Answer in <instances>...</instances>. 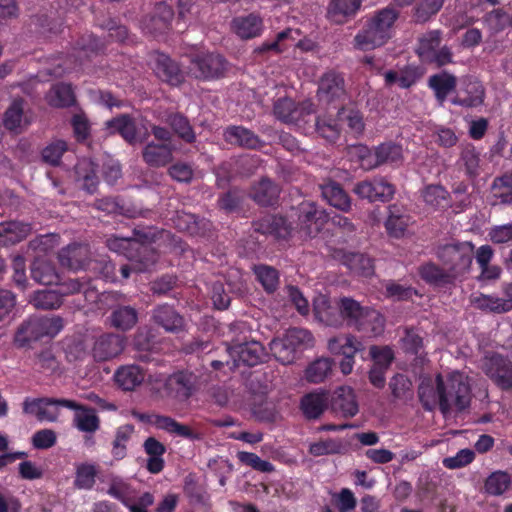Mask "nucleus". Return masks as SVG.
<instances>
[{"label": "nucleus", "mask_w": 512, "mask_h": 512, "mask_svg": "<svg viewBox=\"0 0 512 512\" xmlns=\"http://www.w3.org/2000/svg\"><path fill=\"white\" fill-rule=\"evenodd\" d=\"M134 416L140 422L152 425L157 429L163 430L171 435L179 436L189 440H194L197 438L195 432L188 425L182 424L170 416L142 412L135 413Z\"/></svg>", "instance_id": "2eb2a0df"}, {"label": "nucleus", "mask_w": 512, "mask_h": 512, "mask_svg": "<svg viewBox=\"0 0 512 512\" xmlns=\"http://www.w3.org/2000/svg\"><path fill=\"white\" fill-rule=\"evenodd\" d=\"M298 228L306 237H316L329 221V214L313 202L301 203L298 209Z\"/></svg>", "instance_id": "f8f14e48"}, {"label": "nucleus", "mask_w": 512, "mask_h": 512, "mask_svg": "<svg viewBox=\"0 0 512 512\" xmlns=\"http://www.w3.org/2000/svg\"><path fill=\"white\" fill-rule=\"evenodd\" d=\"M199 377L188 370L169 375L163 385L166 396L178 402H186L198 390Z\"/></svg>", "instance_id": "1a4fd4ad"}, {"label": "nucleus", "mask_w": 512, "mask_h": 512, "mask_svg": "<svg viewBox=\"0 0 512 512\" xmlns=\"http://www.w3.org/2000/svg\"><path fill=\"white\" fill-rule=\"evenodd\" d=\"M154 71L159 79L171 86H179L185 80L184 72L178 62L164 53H157Z\"/></svg>", "instance_id": "412c9836"}, {"label": "nucleus", "mask_w": 512, "mask_h": 512, "mask_svg": "<svg viewBox=\"0 0 512 512\" xmlns=\"http://www.w3.org/2000/svg\"><path fill=\"white\" fill-rule=\"evenodd\" d=\"M328 405V395L326 392H311L304 395L300 406L304 416L307 419L319 418Z\"/></svg>", "instance_id": "37998d69"}, {"label": "nucleus", "mask_w": 512, "mask_h": 512, "mask_svg": "<svg viewBox=\"0 0 512 512\" xmlns=\"http://www.w3.org/2000/svg\"><path fill=\"white\" fill-rule=\"evenodd\" d=\"M190 70L196 79H216L224 75L227 61L217 53H198L190 60Z\"/></svg>", "instance_id": "9d476101"}, {"label": "nucleus", "mask_w": 512, "mask_h": 512, "mask_svg": "<svg viewBox=\"0 0 512 512\" xmlns=\"http://www.w3.org/2000/svg\"><path fill=\"white\" fill-rule=\"evenodd\" d=\"M60 408H78L76 401L65 398H25L23 412L35 415L39 421L55 422L58 420Z\"/></svg>", "instance_id": "0eeeda50"}, {"label": "nucleus", "mask_w": 512, "mask_h": 512, "mask_svg": "<svg viewBox=\"0 0 512 512\" xmlns=\"http://www.w3.org/2000/svg\"><path fill=\"white\" fill-rule=\"evenodd\" d=\"M138 321V313L131 306H119L111 314L112 325L122 331L132 329Z\"/></svg>", "instance_id": "13d9d810"}, {"label": "nucleus", "mask_w": 512, "mask_h": 512, "mask_svg": "<svg viewBox=\"0 0 512 512\" xmlns=\"http://www.w3.org/2000/svg\"><path fill=\"white\" fill-rule=\"evenodd\" d=\"M97 168L98 166L91 160H82L75 167L77 180L83 182V188L90 194L96 191L99 184Z\"/></svg>", "instance_id": "8fccbe9b"}, {"label": "nucleus", "mask_w": 512, "mask_h": 512, "mask_svg": "<svg viewBox=\"0 0 512 512\" xmlns=\"http://www.w3.org/2000/svg\"><path fill=\"white\" fill-rule=\"evenodd\" d=\"M367 309L368 307L361 306L359 302L352 298L343 297L340 300L339 311L342 321H345L350 328H356Z\"/></svg>", "instance_id": "de8ad7c7"}, {"label": "nucleus", "mask_w": 512, "mask_h": 512, "mask_svg": "<svg viewBox=\"0 0 512 512\" xmlns=\"http://www.w3.org/2000/svg\"><path fill=\"white\" fill-rule=\"evenodd\" d=\"M480 162V153L474 145L467 144L462 148L459 163L469 178H476L480 174Z\"/></svg>", "instance_id": "6e6d98bb"}, {"label": "nucleus", "mask_w": 512, "mask_h": 512, "mask_svg": "<svg viewBox=\"0 0 512 512\" xmlns=\"http://www.w3.org/2000/svg\"><path fill=\"white\" fill-rule=\"evenodd\" d=\"M58 259L63 267L71 270L84 269L89 264V248L85 244H70L60 250Z\"/></svg>", "instance_id": "393cba45"}, {"label": "nucleus", "mask_w": 512, "mask_h": 512, "mask_svg": "<svg viewBox=\"0 0 512 512\" xmlns=\"http://www.w3.org/2000/svg\"><path fill=\"white\" fill-rule=\"evenodd\" d=\"M362 0H330L327 17L338 24L346 22L360 9Z\"/></svg>", "instance_id": "72a5a7b5"}, {"label": "nucleus", "mask_w": 512, "mask_h": 512, "mask_svg": "<svg viewBox=\"0 0 512 512\" xmlns=\"http://www.w3.org/2000/svg\"><path fill=\"white\" fill-rule=\"evenodd\" d=\"M144 379V370L135 364L120 366L114 374L115 383L124 391L135 390Z\"/></svg>", "instance_id": "7c9ffc66"}, {"label": "nucleus", "mask_w": 512, "mask_h": 512, "mask_svg": "<svg viewBox=\"0 0 512 512\" xmlns=\"http://www.w3.org/2000/svg\"><path fill=\"white\" fill-rule=\"evenodd\" d=\"M253 272L266 293L272 294L278 289L280 278L276 268L266 264H258L253 267Z\"/></svg>", "instance_id": "5fc2aeb1"}, {"label": "nucleus", "mask_w": 512, "mask_h": 512, "mask_svg": "<svg viewBox=\"0 0 512 512\" xmlns=\"http://www.w3.org/2000/svg\"><path fill=\"white\" fill-rule=\"evenodd\" d=\"M418 272L421 279L430 285L444 287L455 282L453 274L433 262L421 265Z\"/></svg>", "instance_id": "79ce46f5"}, {"label": "nucleus", "mask_w": 512, "mask_h": 512, "mask_svg": "<svg viewBox=\"0 0 512 512\" xmlns=\"http://www.w3.org/2000/svg\"><path fill=\"white\" fill-rule=\"evenodd\" d=\"M418 398L426 411H432L438 403V383L426 378L421 381L418 387Z\"/></svg>", "instance_id": "052dcab7"}, {"label": "nucleus", "mask_w": 512, "mask_h": 512, "mask_svg": "<svg viewBox=\"0 0 512 512\" xmlns=\"http://www.w3.org/2000/svg\"><path fill=\"white\" fill-rule=\"evenodd\" d=\"M31 278L42 285L58 284L60 277L54 264L43 258H35L30 267Z\"/></svg>", "instance_id": "ea45409f"}, {"label": "nucleus", "mask_w": 512, "mask_h": 512, "mask_svg": "<svg viewBox=\"0 0 512 512\" xmlns=\"http://www.w3.org/2000/svg\"><path fill=\"white\" fill-rule=\"evenodd\" d=\"M428 86L434 91L436 99L443 103L448 95L456 89L457 78L446 71H442L429 77Z\"/></svg>", "instance_id": "a19ab883"}, {"label": "nucleus", "mask_w": 512, "mask_h": 512, "mask_svg": "<svg viewBox=\"0 0 512 512\" xmlns=\"http://www.w3.org/2000/svg\"><path fill=\"white\" fill-rule=\"evenodd\" d=\"M436 383L438 405L444 415L450 413L453 408L461 412L470 406L471 389L460 372H452L446 379L439 373L436 375Z\"/></svg>", "instance_id": "f257e3e1"}, {"label": "nucleus", "mask_w": 512, "mask_h": 512, "mask_svg": "<svg viewBox=\"0 0 512 512\" xmlns=\"http://www.w3.org/2000/svg\"><path fill=\"white\" fill-rule=\"evenodd\" d=\"M107 494L112 498L120 501L124 506L128 505L131 500L136 499V490L130 482L121 477H112Z\"/></svg>", "instance_id": "3c124183"}, {"label": "nucleus", "mask_w": 512, "mask_h": 512, "mask_svg": "<svg viewBox=\"0 0 512 512\" xmlns=\"http://www.w3.org/2000/svg\"><path fill=\"white\" fill-rule=\"evenodd\" d=\"M362 344L355 336L342 334L328 340V349L334 355H342L343 358L354 359L355 354L361 349Z\"/></svg>", "instance_id": "e433bc0d"}, {"label": "nucleus", "mask_w": 512, "mask_h": 512, "mask_svg": "<svg viewBox=\"0 0 512 512\" xmlns=\"http://www.w3.org/2000/svg\"><path fill=\"white\" fill-rule=\"evenodd\" d=\"M510 484L511 478L507 472L495 471L486 478L484 488L487 494L499 496L509 488Z\"/></svg>", "instance_id": "774afa93"}, {"label": "nucleus", "mask_w": 512, "mask_h": 512, "mask_svg": "<svg viewBox=\"0 0 512 512\" xmlns=\"http://www.w3.org/2000/svg\"><path fill=\"white\" fill-rule=\"evenodd\" d=\"M494 204H512V173L496 177L491 187Z\"/></svg>", "instance_id": "4d7b16f0"}, {"label": "nucleus", "mask_w": 512, "mask_h": 512, "mask_svg": "<svg viewBox=\"0 0 512 512\" xmlns=\"http://www.w3.org/2000/svg\"><path fill=\"white\" fill-rule=\"evenodd\" d=\"M223 136L227 143L247 149H257L262 144L258 135L243 126H228Z\"/></svg>", "instance_id": "c756f323"}, {"label": "nucleus", "mask_w": 512, "mask_h": 512, "mask_svg": "<svg viewBox=\"0 0 512 512\" xmlns=\"http://www.w3.org/2000/svg\"><path fill=\"white\" fill-rule=\"evenodd\" d=\"M485 374L502 391H512V361L500 354L489 357L485 362Z\"/></svg>", "instance_id": "f3484780"}, {"label": "nucleus", "mask_w": 512, "mask_h": 512, "mask_svg": "<svg viewBox=\"0 0 512 512\" xmlns=\"http://www.w3.org/2000/svg\"><path fill=\"white\" fill-rule=\"evenodd\" d=\"M423 75V70L417 65H406L399 72L388 70L384 73L386 86H392L398 83L402 89H408L413 86Z\"/></svg>", "instance_id": "c85d7f7f"}, {"label": "nucleus", "mask_w": 512, "mask_h": 512, "mask_svg": "<svg viewBox=\"0 0 512 512\" xmlns=\"http://www.w3.org/2000/svg\"><path fill=\"white\" fill-rule=\"evenodd\" d=\"M424 202L434 209H446L451 206L450 193L442 185H428L422 192Z\"/></svg>", "instance_id": "864d4df0"}, {"label": "nucleus", "mask_w": 512, "mask_h": 512, "mask_svg": "<svg viewBox=\"0 0 512 512\" xmlns=\"http://www.w3.org/2000/svg\"><path fill=\"white\" fill-rule=\"evenodd\" d=\"M314 112V105L310 101L296 103L289 97H280L273 104V113L278 120L299 127L311 122Z\"/></svg>", "instance_id": "423d86ee"}, {"label": "nucleus", "mask_w": 512, "mask_h": 512, "mask_svg": "<svg viewBox=\"0 0 512 512\" xmlns=\"http://www.w3.org/2000/svg\"><path fill=\"white\" fill-rule=\"evenodd\" d=\"M106 125L111 133L119 134L130 145L137 143V126L130 115L121 114L109 120Z\"/></svg>", "instance_id": "4c0bfd02"}, {"label": "nucleus", "mask_w": 512, "mask_h": 512, "mask_svg": "<svg viewBox=\"0 0 512 512\" xmlns=\"http://www.w3.org/2000/svg\"><path fill=\"white\" fill-rule=\"evenodd\" d=\"M227 351L234 359L236 366L243 364L254 367L260 364L265 357V350L262 344L257 341H246V337H243V339L232 338Z\"/></svg>", "instance_id": "9b49d317"}, {"label": "nucleus", "mask_w": 512, "mask_h": 512, "mask_svg": "<svg viewBox=\"0 0 512 512\" xmlns=\"http://www.w3.org/2000/svg\"><path fill=\"white\" fill-rule=\"evenodd\" d=\"M172 221L177 230L191 236H205L212 228V223L206 218L185 211H177Z\"/></svg>", "instance_id": "aec40b11"}, {"label": "nucleus", "mask_w": 512, "mask_h": 512, "mask_svg": "<svg viewBox=\"0 0 512 512\" xmlns=\"http://www.w3.org/2000/svg\"><path fill=\"white\" fill-rule=\"evenodd\" d=\"M485 89L476 79L468 78L463 81L452 103L466 108H474L483 104Z\"/></svg>", "instance_id": "6ab92c4d"}, {"label": "nucleus", "mask_w": 512, "mask_h": 512, "mask_svg": "<svg viewBox=\"0 0 512 512\" xmlns=\"http://www.w3.org/2000/svg\"><path fill=\"white\" fill-rule=\"evenodd\" d=\"M63 326V319L60 316H32L18 327L15 342L23 347L44 336L54 337L63 329Z\"/></svg>", "instance_id": "20e7f679"}, {"label": "nucleus", "mask_w": 512, "mask_h": 512, "mask_svg": "<svg viewBox=\"0 0 512 512\" xmlns=\"http://www.w3.org/2000/svg\"><path fill=\"white\" fill-rule=\"evenodd\" d=\"M93 207L107 214H118L128 218H135L139 211L131 204H127L125 200L119 196H107L96 199Z\"/></svg>", "instance_id": "2f4dec72"}, {"label": "nucleus", "mask_w": 512, "mask_h": 512, "mask_svg": "<svg viewBox=\"0 0 512 512\" xmlns=\"http://www.w3.org/2000/svg\"><path fill=\"white\" fill-rule=\"evenodd\" d=\"M255 232L263 235H271L277 239H287L292 232V225L281 215H266L253 221Z\"/></svg>", "instance_id": "a211bd4d"}, {"label": "nucleus", "mask_w": 512, "mask_h": 512, "mask_svg": "<svg viewBox=\"0 0 512 512\" xmlns=\"http://www.w3.org/2000/svg\"><path fill=\"white\" fill-rule=\"evenodd\" d=\"M124 348V336L113 333L104 334L95 342L93 356L99 361H106L121 354Z\"/></svg>", "instance_id": "b1692460"}, {"label": "nucleus", "mask_w": 512, "mask_h": 512, "mask_svg": "<svg viewBox=\"0 0 512 512\" xmlns=\"http://www.w3.org/2000/svg\"><path fill=\"white\" fill-rule=\"evenodd\" d=\"M358 157L365 170L382 165L400 166L403 162V149L400 144L393 141L381 143L373 149L361 145L358 147Z\"/></svg>", "instance_id": "39448f33"}, {"label": "nucleus", "mask_w": 512, "mask_h": 512, "mask_svg": "<svg viewBox=\"0 0 512 512\" xmlns=\"http://www.w3.org/2000/svg\"><path fill=\"white\" fill-rule=\"evenodd\" d=\"M143 450L148 456L145 468L151 474H159L165 467L163 458L167 449L166 446L155 437H148L143 443Z\"/></svg>", "instance_id": "bb28decb"}, {"label": "nucleus", "mask_w": 512, "mask_h": 512, "mask_svg": "<svg viewBox=\"0 0 512 512\" xmlns=\"http://www.w3.org/2000/svg\"><path fill=\"white\" fill-rule=\"evenodd\" d=\"M317 97L321 103L327 105L342 104L346 98L343 75L333 70L326 72L319 81Z\"/></svg>", "instance_id": "ddd939ff"}, {"label": "nucleus", "mask_w": 512, "mask_h": 512, "mask_svg": "<svg viewBox=\"0 0 512 512\" xmlns=\"http://www.w3.org/2000/svg\"><path fill=\"white\" fill-rule=\"evenodd\" d=\"M280 186L268 177H263L250 191L251 198L261 206H273L278 202Z\"/></svg>", "instance_id": "cd10ccee"}, {"label": "nucleus", "mask_w": 512, "mask_h": 512, "mask_svg": "<svg viewBox=\"0 0 512 512\" xmlns=\"http://www.w3.org/2000/svg\"><path fill=\"white\" fill-rule=\"evenodd\" d=\"M270 351L277 361L283 365L291 364L296 358V350L288 341L285 336L281 338H274L270 344Z\"/></svg>", "instance_id": "0e129e2a"}, {"label": "nucleus", "mask_w": 512, "mask_h": 512, "mask_svg": "<svg viewBox=\"0 0 512 512\" xmlns=\"http://www.w3.org/2000/svg\"><path fill=\"white\" fill-rule=\"evenodd\" d=\"M76 406H78V408H69L75 411L73 419L74 426L81 432H96L100 427V419L96 414V410L78 402H76Z\"/></svg>", "instance_id": "58836bf2"}, {"label": "nucleus", "mask_w": 512, "mask_h": 512, "mask_svg": "<svg viewBox=\"0 0 512 512\" xmlns=\"http://www.w3.org/2000/svg\"><path fill=\"white\" fill-rule=\"evenodd\" d=\"M398 16V12L392 8L382 9L368 20L366 32H384L392 27Z\"/></svg>", "instance_id": "680f3d73"}, {"label": "nucleus", "mask_w": 512, "mask_h": 512, "mask_svg": "<svg viewBox=\"0 0 512 512\" xmlns=\"http://www.w3.org/2000/svg\"><path fill=\"white\" fill-rule=\"evenodd\" d=\"M31 302L37 309L52 310L59 308L63 299L58 290H40L34 293Z\"/></svg>", "instance_id": "338daca9"}, {"label": "nucleus", "mask_w": 512, "mask_h": 512, "mask_svg": "<svg viewBox=\"0 0 512 512\" xmlns=\"http://www.w3.org/2000/svg\"><path fill=\"white\" fill-rule=\"evenodd\" d=\"M134 433V426L125 424L119 426L116 430L115 438L112 443V455L116 460L123 459L127 454V443Z\"/></svg>", "instance_id": "e2e57ef3"}, {"label": "nucleus", "mask_w": 512, "mask_h": 512, "mask_svg": "<svg viewBox=\"0 0 512 512\" xmlns=\"http://www.w3.org/2000/svg\"><path fill=\"white\" fill-rule=\"evenodd\" d=\"M165 122L171 128L172 135H177L185 143L192 144L196 141L195 131L189 119L183 114L170 113L167 115Z\"/></svg>", "instance_id": "c03bdc74"}, {"label": "nucleus", "mask_w": 512, "mask_h": 512, "mask_svg": "<svg viewBox=\"0 0 512 512\" xmlns=\"http://www.w3.org/2000/svg\"><path fill=\"white\" fill-rule=\"evenodd\" d=\"M106 245L109 250L124 255L128 260H134L139 256L135 249V241L129 236L112 235L106 240Z\"/></svg>", "instance_id": "69168bd1"}, {"label": "nucleus", "mask_w": 512, "mask_h": 512, "mask_svg": "<svg viewBox=\"0 0 512 512\" xmlns=\"http://www.w3.org/2000/svg\"><path fill=\"white\" fill-rule=\"evenodd\" d=\"M384 326V317L375 309L368 307L355 330L364 333L368 337H375L382 334Z\"/></svg>", "instance_id": "a18cd8bd"}, {"label": "nucleus", "mask_w": 512, "mask_h": 512, "mask_svg": "<svg viewBox=\"0 0 512 512\" xmlns=\"http://www.w3.org/2000/svg\"><path fill=\"white\" fill-rule=\"evenodd\" d=\"M338 114L341 127L346 125L348 133L352 134L354 137H359L363 134L365 130V123L363 114L359 110L341 107L338 110Z\"/></svg>", "instance_id": "603ef678"}, {"label": "nucleus", "mask_w": 512, "mask_h": 512, "mask_svg": "<svg viewBox=\"0 0 512 512\" xmlns=\"http://www.w3.org/2000/svg\"><path fill=\"white\" fill-rule=\"evenodd\" d=\"M151 321L166 333L179 334L186 330L184 316L174 305L167 303L158 304L151 310Z\"/></svg>", "instance_id": "dca6fc26"}, {"label": "nucleus", "mask_w": 512, "mask_h": 512, "mask_svg": "<svg viewBox=\"0 0 512 512\" xmlns=\"http://www.w3.org/2000/svg\"><path fill=\"white\" fill-rule=\"evenodd\" d=\"M31 225L20 221L0 223V245L9 246L21 242L31 232Z\"/></svg>", "instance_id": "473e14b6"}, {"label": "nucleus", "mask_w": 512, "mask_h": 512, "mask_svg": "<svg viewBox=\"0 0 512 512\" xmlns=\"http://www.w3.org/2000/svg\"><path fill=\"white\" fill-rule=\"evenodd\" d=\"M341 261L348 269L360 276L370 277L374 274V262L371 257L359 252H341Z\"/></svg>", "instance_id": "f704fd0d"}, {"label": "nucleus", "mask_w": 512, "mask_h": 512, "mask_svg": "<svg viewBox=\"0 0 512 512\" xmlns=\"http://www.w3.org/2000/svg\"><path fill=\"white\" fill-rule=\"evenodd\" d=\"M440 34H428L419 39L415 50L420 61L441 68L453 62V53L447 45L441 44Z\"/></svg>", "instance_id": "6e6552de"}, {"label": "nucleus", "mask_w": 512, "mask_h": 512, "mask_svg": "<svg viewBox=\"0 0 512 512\" xmlns=\"http://www.w3.org/2000/svg\"><path fill=\"white\" fill-rule=\"evenodd\" d=\"M323 199L336 209L348 212L351 209V198L341 184L333 180H326L319 185Z\"/></svg>", "instance_id": "a878e982"}, {"label": "nucleus", "mask_w": 512, "mask_h": 512, "mask_svg": "<svg viewBox=\"0 0 512 512\" xmlns=\"http://www.w3.org/2000/svg\"><path fill=\"white\" fill-rule=\"evenodd\" d=\"M315 130L317 134L330 143H336L340 138L342 127L339 120V114L335 117L324 114L314 118Z\"/></svg>", "instance_id": "c9c22d12"}, {"label": "nucleus", "mask_w": 512, "mask_h": 512, "mask_svg": "<svg viewBox=\"0 0 512 512\" xmlns=\"http://www.w3.org/2000/svg\"><path fill=\"white\" fill-rule=\"evenodd\" d=\"M25 104L23 98H15L5 111L3 126L9 132L20 134L31 124V120L25 114Z\"/></svg>", "instance_id": "5701e85b"}, {"label": "nucleus", "mask_w": 512, "mask_h": 512, "mask_svg": "<svg viewBox=\"0 0 512 512\" xmlns=\"http://www.w3.org/2000/svg\"><path fill=\"white\" fill-rule=\"evenodd\" d=\"M334 362L330 358H319L305 370V379L314 384L323 382L332 371Z\"/></svg>", "instance_id": "bf43d9fd"}, {"label": "nucleus", "mask_w": 512, "mask_h": 512, "mask_svg": "<svg viewBox=\"0 0 512 512\" xmlns=\"http://www.w3.org/2000/svg\"><path fill=\"white\" fill-rule=\"evenodd\" d=\"M150 133L153 139L146 141L142 148V160L152 168L165 167L173 160V135L168 128L155 124L151 125Z\"/></svg>", "instance_id": "f03ea898"}, {"label": "nucleus", "mask_w": 512, "mask_h": 512, "mask_svg": "<svg viewBox=\"0 0 512 512\" xmlns=\"http://www.w3.org/2000/svg\"><path fill=\"white\" fill-rule=\"evenodd\" d=\"M140 249H142L148 256H138V258H134V260H129V264L122 265L120 267L122 278L128 279L132 272H146L156 263L158 255L153 249H148L147 247H140Z\"/></svg>", "instance_id": "09e8293b"}, {"label": "nucleus", "mask_w": 512, "mask_h": 512, "mask_svg": "<svg viewBox=\"0 0 512 512\" xmlns=\"http://www.w3.org/2000/svg\"><path fill=\"white\" fill-rule=\"evenodd\" d=\"M474 306L482 311L502 314L512 310L510 299H503L493 295L480 294L472 300Z\"/></svg>", "instance_id": "49530a36"}, {"label": "nucleus", "mask_w": 512, "mask_h": 512, "mask_svg": "<svg viewBox=\"0 0 512 512\" xmlns=\"http://www.w3.org/2000/svg\"><path fill=\"white\" fill-rule=\"evenodd\" d=\"M332 411L341 417L351 418L358 413V403L352 388L341 386L335 389L331 397Z\"/></svg>", "instance_id": "4be33fe9"}, {"label": "nucleus", "mask_w": 512, "mask_h": 512, "mask_svg": "<svg viewBox=\"0 0 512 512\" xmlns=\"http://www.w3.org/2000/svg\"><path fill=\"white\" fill-rule=\"evenodd\" d=\"M436 257L456 280L469 271L474 257V246L470 242L441 245L436 250Z\"/></svg>", "instance_id": "7ed1b4c3"}, {"label": "nucleus", "mask_w": 512, "mask_h": 512, "mask_svg": "<svg viewBox=\"0 0 512 512\" xmlns=\"http://www.w3.org/2000/svg\"><path fill=\"white\" fill-rule=\"evenodd\" d=\"M353 192L361 199L369 202H388L395 192V186L384 177H375L372 180H363L355 184Z\"/></svg>", "instance_id": "4468645a"}]
</instances>
